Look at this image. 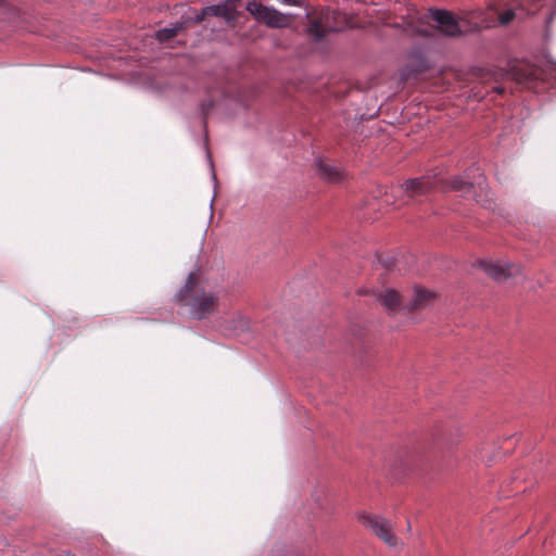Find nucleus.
Listing matches in <instances>:
<instances>
[{"mask_svg": "<svg viewBox=\"0 0 556 556\" xmlns=\"http://www.w3.org/2000/svg\"><path fill=\"white\" fill-rule=\"evenodd\" d=\"M402 24H394L393 26L395 28L402 27L404 30L422 37H430L433 34L428 27L430 20L437 23L438 30L446 37H460L468 33L481 30L478 22L470 24L466 18H457L453 13L445 10H429L427 14H421L416 8L407 7L406 14L402 15Z\"/></svg>", "mask_w": 556, "mask_h": 556, "instance_id": "1", "label": "nucleus"}, {"mask_svg": "<svg viewBox=\"0 0 556 556\" xmlns=\"http://www.w3.org/2000/svg\"><path fill=\"white\" fill-rule=\"evenodd\" d=\"M176 298L180 305L188 308L190 316L198 320L207 318L218 305V295L204 288L197 271L188 275L185 287Z\"/></svg>", "mask_w": 556, "mask_h": 556, "instance_id": "2", "label": "nucleus"}, {"mask_svg": "<svg viewBox=\"0 0 556 556\" xmlns=\"http://www.w3.org/2000/svg\"><path fill=\"white\" fill-rule=\"evenodd\" d=\"M344 23L340 13L323 11L318 17L309 18L307 33L316 41H321L328 34L340 31L344 27Z\"/></svg>", "mask_w": 556, "mask_h": 556, "instance_id": "3", "label": "nucleus"}, {"mask_svg": "<svg viewBox=\"0 0 556 556\" xmlns=\"http://www.w3.org/2000/svg\"><path fill=\"white\" fill-rule=\"evenodd\" d=\"M357 520L389 546L397 545V538L393 532V525L390 520L380 515H372L366 511L358 513Z\"/></svg>", "mask_w": 556, "mask_h": 556, "instance_id": "4", "label": "nucleus"}, {"mask_svg": "<svg viewBox=\"0 0 556 556\" xmlns=\"http://www.w3.org/2000/svg\"><path fill=\"white\" fill-rule=\"evenodd\" d=\"M245 9L258 22L266 24L268 27L283 28L288 26V15L274 8L263 5L256 1H250Z\"/></svg>", "mask_w": 556, "mask_h": 556, "instance_id": "5", "label": "nucleus"}, {"mask_svg": "<svg viewBox=\"0 0 556 556\" xmlns=\"http://www.w3.org/2000/svg\"><path fill=\"white\" fill-rule=\"evenodd\" d=\"M478 266L484 270V273L497 282H504L509 278L521 275V266L518 264L507 263H493L491 261L480 260Z\"/></svg>", "mask_w": 556, "mask_h": 556, "instance_id": "6", "label": "nucleus"}, {"mask_svg": "<svg viewBox=\"0 0 556 556\" xmlns=\"http://www.w3.org/2000/svg\"><path fill=\"white\" fill-rule=\"evenodd\" d=\"M437 187V180L429 176L407 179L403 182V192L409 198L415 199L419 195H427Z\"/></svg>", "mask_w": 556, "mask_h": 556, "instance_id": "7", "label": "nucleus"}, {"mask_svg": "<svg viewBox=\"0 0 556 556\" xmlns=\"http://www.w3.org/2000/svg\"><path fill=\"white\" fill-rule=\"evenodd\" d=\"M450 189L459 192L463 197H473L476 194L472 191L475 188H479L480 191L485 189V178L482 174H479L475 181H468L457 176L450 180Z\"/></svg>", "mask_w": 556, "mask_h": 556, "instance_id": "8", "label": "nucleus"}, {"mask_svg": "<svg viewBox=\"0 0 556 556\" xmlns=\"http://www.w3.org/2000/svg\"><path fill=\"white\" fill-rule=\"evenodd\" d=\"M434 296L433 292L421 287H415L412 300L402 309L406 314L424 309L432 303Z\"/></svg>", "mask_w": 556, "mask_h": 556, "instance_id": "9", "label": "nucleus"}, {"mask_svg": "<svg viewBox=\"0 0 556 556\" xmlns=\"http://www.w3.org/2000/svg\"><path fill=\"white\" fill-rule=\"evenodd\" d=\"M239 0H226L225 2L205 7V13L210 16H220L227 23H233L237 21L239 14L237 12V3Z\"/></svg>", "mask_w": 556, "mask_h": 556, "instance_id": "10", "label": "nucleus"}, {"mask_svg": "<svg viewBox=\"0 0 556 556\" xmlns=\"http://www.w3.org/2000/svg\"><path fill=\"white\" fill-rule=\"evenodd\" d=\"M316 167L318 176L327 182H340L344 179L345 174L343 169L327 160L318 159Z\"/></svg>", "mask_w": 556, "mask_h": 556, "instance_id": "11", "label": "nucleus"}, {"mask_svg": "<svg viewBox=\"0 0 556 556\" xmlns=\"http://www.w3.org/2000/svg\"><path fill=\"white\" fill-rule=\"evenodd\" d=\"M377 301L384 306L389 313H394L400 308V294L393 289H386L377 294Z\"/></svg>", "mask_w": 556, "mask_h": 556, "instance_id": "12", "label": "nucleus"}, {"mask_svg": "<svg viewBox=\"0 0 556 556\" xmlns=\"http://www.w3.org/2000/svg\"><path fill=\"white\" fill-rule=\"evenodd\" d=\"M185 28L184 23H176L172 27H164L156 31L155 37L159 41H168L174 38L178 33H180Z\"/></svg>", "mask_w": 556, "mask_h": 556, "instance_id": "13", "label": "nucleus"}, {"mask_svg": "<svg viewBox=\"0 0 556 556\" xmlns=\"http://www.w3.org/2000/svg\"><path fill=\"white\" fill-rule=\"evenodd\" d=\"M233 324V330L236 334L249 331L250 329V323L249 319L244 316H238L232 320Z\"/></svg>", "mask_w": 556, "mask_h": 556, "instance_id": "14", "label": "nucleus"}, {"mask_svg": "<svg viewBox=\"0 0 556 556\" xmlns=\"http://www.w3.org/2000/svg\"><path fill=\"white\" fill-rule=\"evenodd\" d=\"M511 76L518 80L519 83H522V84H526V85H529L531 81H532V76H533V73H520L518 71L516 72H513L511 73Z\"/></svg>", "mask_w": 556, "mask_h": 556, "instance_id": "15", "label": "nucleus"}, {"mask_svg": "<svg viewBox=\"0 0 556 556\" xmlns=\"http://www.w3.org/2000/svg\"><path fill=\"white\" fill-rule=\"evenodd\" d=\"M556 75V62H548L547 68L542 71V79H548Z\"/></svg>", "mask_w": 556, "mask_h": 556, "instance_id": "16", "label": "nucleus"}, {"mask_svg": "<svg viewBox=\"0 0 556 556\" xmlns=\"http://www.w3.org/2000/svg\"><path fill=\"white\" fill-rule=\"evenodd\" d=\"M213 106H214V101L212 99L205 100L201 103V112H202V115L204 118L208 115V113Z\"/></svg>", "mask_w": 556, "mask_h": 556, "instance_id": "17", "label": "nucleus"}, {"mask_svg": "<svg viewBox=\"0 0 556 556\" xmlns=\"http://www.w3.org/2000/svg\"><path fill=\"white\" fill-rule=\"evenodd\" d=\"M379 262L386 268H391L394 265V260L391 256L381 257Z\"/></svg>", "mask_w": 556, "mask_h": 556, "instance_id": "18", "label": "nucleus"}, {"mask_svg": "<svg viewBox=\"0 0 556 556\" xmlns=\"http://www.w3.org/2000/svg\"><path fill=\"white\" fill-rule=\"evenodd\" d=\"M206 16H210V14L205 13V8H203L202 11L198 13L193 20L195 23H201Z\"/></svg>", "mask_w": 556, "mask_h": 556, "instance_id": "19", "label": "nucleus"}, {"mask_svg": "<svg viewBox=\"0 0 556 556\" xmlns=\"http://www.w3.org/2000/svg\"><path fill=\"white\" fill-rule=\"evenodd\" d=\"M494 90L497 92V93H502L504 91L503 87H495Z\"/></svg>", "mask_w": 556, "mask_h": 556, "instance_id": "20", "label": "nucleus"}, {"mask_svg": "<svg viewBox=\"0 0 556 556\" xmlns=\"http://www.w3.org/2000/svg\"><path fill=\"white\" fill-rule=\"evenodd\" d=\"M212 178H213V180H214V184L216 185V182H217V178H216V174H215V172H214V170H212Z\"/></svg>", "mask_w": 556, "mask_h": 556, "instance_id": "21", "label": "nucleus"}, {"mask_svg": "<svg viewBox=\"0 0 556 556\" xmlns=\"http://www.w3.org/2000/svg\"><path fill=\"white\" fill-rule=\"evenodd\" d=\"M213 203H214V198L211 200V203H210L211 208L213 207Z\"/></svg>", "mask_w": 556, "mask_h": 556, "instance_id": "22", "label": "nucleus"}]
</instances>
